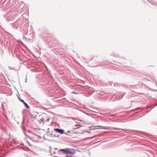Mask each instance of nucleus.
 <instances>
[{"label":"nucleus","mask_w":157,"mask_h":157,"mask_svg":"<svg viewBox=\"0 0 157 157\" xmlns=\"http://www.w3.org/2000/svg\"><path fill=\"white\" fill-rule=\"evenodd\" d=\"M10 6V3L7 0H5L4 2H0V8L4 6V9H5V10L8 9Z\"/></svg>","instance_id":"1"},{"label":"nucleus","mask_w":157,"mask_h":157,"mask_svg":"<svg viewBox=\"0 0 157 157\" xmlns=\"http://www.w3.org/2000/svg\"><path fill=\"white\" fill-rule=\"evenodd\" d=\"M67 150V149H61V151H63V153L64 154H74L75 153V152L68 151Z\"/></svg>","instance_id":"2"},{"label":"nucleus","mask_w":157,"mask_h":157,"mask_svg":"<svg viewBox=\"0 0 157 157\" xmlns=\"http://www.w3.org/2000/svg\"><path fill=\"white\" fill-rule=\"evenodd\" d=\"M54 131L59 133L63 134L64 133V130L62 129L56 128L54 129Z\"/></svg>","instance_id":"3"},{"label":"nucleus","mask_w":157,"mask_h":157,"mask_svg":"<svg viewBox=\"0 0 157 157\" xmlns=\"http://www.w3.org/2000/svg\"><path fill=\"white\" fill-rule=\"evenodd\" d=\"M20 101L23 102L25 106L27 108L29 109V106L28 105L27 103H26L23 99H21Z\"/></svg>","instance_id":"4"},{"label":"nucleus","mask_w":157,"mask_h":157,"mask_svg":"<svg viewBox=\"0 0 157 157\" xmlns=\"http://www.w3.org/2000/svg\"><path fill=\"white\" fill-rule=\"evenodd\" d=\"M110 129L111 130H122L123 131H124V129L118 128H110Z\"/></svg>","instance_id":"5"},{"label":"nucleus","mask_w":157,"mask_h":157,"mask_svg":"<svg viewBox=\"0 0 157 157\" xmlns=\"http://www.w3.org/2000/svg\"><path fill=\"white\" fill-rule=\"evenodd\" d=\"M44 118L42 117L41 119H40V120H39V121L40 123H42L44 122Z\"/></svg>","instance_id":"6"},{"label":"nucleus","mask_w":157,"mask_h":157,"mask_svg":"<svg viewBox=\"0 0 157 157\" xmlns=\"http://www.w3.org/2000/svg\"><path fill=\"white\" fill-rule=\"evenodd\" d=\"M75 126H80V124H76L75 125Z\"/></svg>","instance_id":"7"},{"label":"nucleus","mask_w":157,"mask_h":157,"mask_svg":"<svg viewBox=\"0 0 157 157\" xmlns=\"http://www.w3.org/2000/svg\"><path fill=\"white\" fill-rule=\"evenodd\" d=\"M18 99H19V100L20 101L21 99L19 97Z\"/></svg>","instance_id":"8"},{"label":"nucleus","mask_w":157,"mask_h":157,"mask_svg":"<svg viewBox=\"0 0 157 157\" xmlns=\"http://www.w3.org/2000/svg\"><path fill=\"white\" fill-rule=\"evenodd\" d=\"M72 92L73 93H74L75 94H76V93L75 92H74V91H73Z\"/></svg>","instance_id":"9"},{"label":"nucleus","mask_w":157,"mask_h":157,"mask_svg":"<svg viewBox=\"0 0 157 157\" xmlns=\"http://www.w3.org/2000/svg\"><path fill=\"white\" fill-rule=\"evenodd\" d=\"M2 1V0H0V1Z\"/></svg>","instance_id":"10"},{"label":"nucleus","mask_w":157,"mask_h":157,"mask_svg":"<svg viewBox=\"0 0 157 157\" xmlns=\"http://www.w3.org/2000/svg\"><path fill=\"white\" fill-rule=\"evenodd\" d=\"M53 154H55V152H54Z\"/></svg>","instance_id":"11"},{"label":"nucleus","mask_w":157,"mask_h":157,"mask_svg":"<svg viewBox=\"0 0 157 157\" xmlns=\"http://www.w3.org/2000/svg\"><path fill=\"white\" fill-rule=\"evenodd\" d=\"M157 105V104H156V105Z\"/></svg>","instance_id":"12"}]
</instances>
